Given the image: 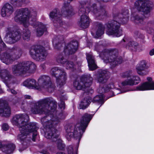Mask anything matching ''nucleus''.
I'll use <instances>...</instances> for the list:
<instances>
[{"mask_svg":"<svg viewBox=\"0 0 154 154\" xmlns=\"http://www.w3.org/2000/svg\"><path fill=\"white\" fill-rule=\"evenodd\" d=\"M37 14V11L36 10L30 11L27 8L20 9L17 11L14 20L25 27H28L30 25H34L37 29L36 35L40 36L46 30V28L45 26L42 23L35 21Z\"/></svg>","mask_w":154,"mask_h":154,"instance_id":"obj_1","label":"nucleus"},{"mask_svg":"<svg viewBox=\"0 0 154 154\" xmlns=\"http://www.w3.org/2000/svg\"><path fill=\"white\" fill-rule=\"evenodd\" d=\"M122 76L123 78H127V79L121 83L116 82H112L107 85H105L103 88H99L98 92L100 95L95 96L91 101L94 103L101 104V105L104 102L103 99L104 96L102 93L109 91L110 89L114 88L119 89L118 86L121 88L122 86L126 85L133 86L137 85L140 82V77L138 76L132 75V72L130 71L123 73Z\"/></svg>","mask_w":154,"mask_h":154,"instance_id":"obj_2","label":"nucleus"},{"mask_svg":"<svg viewBox=\"0 0 154 154\" xmlns=\"http://www.w3.org/2000/svg\"><path fill=\"white\" fill-rule=\"evenodd\" d=\"M29 117L26 114H19L15 116L11 120L13 125L18 126L20 134L17 136V139L21 142L26 140V136L33 132L32 140L35 141V137L37 135V127L35 123L27 124Z\"/></svg>","mask_w":154,"mask_h":154,"instance_id":"obj_3","label":"nucleus"},{"mask_svg":"<svg viewBox=\"0 0 154 154\" xmlns=\"http://www.w3.org/2000/svg\"><path fill=\"white\" fill-rule=\"evenodd\" d=\"M93 116L88 113L84 114L74 126H69L66 130V137L68 140L74 137L79 141Z\"/></svg>","mask_w":154,"mask_h":154,"instance_id":"obj_4","label":"nucleus"},{"mask_svg":"<svg viewBox=\"0 0 154 154\" xmlns=\"http://www.w3.org/2000/svg\"><path fill=\"white\" fill-rule=\"evenodd\" d=\"M56 106L57 103L52 98H46L36 103L31 108V111L34 114L51 115L55 113Z\"/></svg>","mask_w":154,"mask_h":154,"instance_id":"obj_5","label":"nucleus"},{"mask_svg":"<svg viewBox=\"0 0 154 154\" xmlns=\"http://www.w3.org/2000/svg\"><path fill=\"white\" fill-rule=\"evenodd\" d=\"M23 85L29 88L39 90L44 89L49 92H51L54 89L50 81V77L46 75L41 76L38 80V83L34 79H28L24 82Z\"/></svg>","mask_w":154,"mask_h":154,"instance_id":"obj_6","label":"nucleus"},{"mask_svg":"<svg viewBox=\"0 0 154 154\" xmlns=\"http://www.w3.org/2000/svg\"><path fill=\"white\" fill-rule=\"evenodd\" d=\"M47 117L48 119L44 117L41 120L42 124L46 128L44 136L47 139L57 138L59 136V132L55 129L54 126L60 121V119L53 115L49 121V118Z\"/></svg>","mask_w":154,"mask_h":154,"instance_id":"obj_7","label":"nucleus"},{"mask_svg":"<svg viewBox=\"0 0 154 154\" xmlns=\"http://www.w3.org/2000/svg\"><path fill=\"white\" fill-rule=\"evenodd\" d=\"M79 7V14L81 16L79 24L80 26L84 29L87 28L89 26L90 20L86 14L91 11V8L88 6L90 2L88 1H81Z\"/></svg>","mask_w":154,"mask_h":154,"instance_id":"obj_8","label":"nucleus"},{"mask_svg":"<svg viewBox=\"0 0 154 154\" xmlns=\"http://www.w3.org/2000/svg\"><path fill=\"white\" fill-rule=\"evenodd\" d=\"M128 17L124 18L119 23L116 21L112 20L106 24L107 29L106 33L108 35H112L113 36L119 37L122 35V30L120 29V23H125L128 21Z\"/></svg>","mask_w":154,"mask_h":154,"instance_id":"obj_9","label":"nucleus"},{"mask_svg":"<svg viewBox=\"0 0 154 154\" xmlns=\"http://www.w3.org/2000/svg\"><path fill=\"white\" fill-rule=\"evenodd\" d=\"M35 69V65L30 61L20 63L12 67V70L14 74H21L26 72L32 73Z\"/></svg>","mask_w":154,"mask_h":154,"instance_id":"obj_10","label":"nucleus"},{"mask_svg":"<svg viewBox=\"0 0 154 154\" xmlns=\"http://www.w3.org/2000/svg\"><path fill=\"white\" fill-rule=\"evenodd\" d=\"M92 78L90 74L82 76L80 80H76L73 83L74 87L77 90L85 91L86 88L89 87L91 84Z\"/></svg>","mask_w":154,"mask_h":154,"instance_id":"obj_11","label":"nucleus"},{"mask_svg":"<svg viewBox=\"0 0 154 154\" xmlns=\"http://www.w3.org/2000/svg\"><path fill=\"white\" fill-rule=\"evenodd\" d=\"M50 73L56 78L58 86L61 87L66 83V74L63 70L59 69L57 67H54L51 69Z\"/></svg>","mask_w":154,"mask_h":154,"instance_id":"obj_12","label":"nucleus"},{"mask_svg":"<svg viewBox=\"0 0 154 154\" xmlns=\"http://www.w3.org/2000/svg\"><path fill=\"white\" fill-rule=\"evenodd\" d=\"M29 52L32 58L34 59L38 58L41 60L44 59L47 54L44 48L41 46L38 45L32 46L30 49Z\"/></svg>","mask_w":154,"mask_h":154,"instance_id":"obj_13","label":"nucleus"},{"mask_svg":"<svg viewBox=\"0 0 154 154\" xmlns=\"http://www.w3.org/2000/svg\"><path fill=\"white\" fill-rule=\"evenodd\" d=\"M151 3V2L148 0H138L135 2L134 6L138 11L146 14L149 12V6Z\"/></svg>","mask_w":154,"mask_h":154,"instance_id":"obj_14","label":"nucleus"},{"mask_svg":"<svg viewBox=\"0 0 154 154\" xmlns=\"http://www.w3.org/2000/svg\"><path fill=\"white\" fill-rule=\"evenodd\" d=\"M147 82H145L136 87L135 90L144 91L149 90H154V81L150 77L147 78Z\"/></svg>","mask_w":154,"mask_h":154,"instance_id":"obj_15","label":"nucleus"},{"mask_svg":"<svg viewBox=\"0 0 154 154\" xmlns=\"http://www.w3.org/2000/svg\"><path fill=\"white\" fill-rule=\"evenodd\" d=\"M0 46L4 48L5 46L4 43L2 41L1 37L0 36ZM14 56L11 57L9 54H2L0 56V59L4 63L6 64H8L12 62L14 60L13 59V57Z\"/></svg>","mask_w":154,"mask_h":154,"instance_id":"obj_16","label":"nucleus"},{"mask_svg":"<svg viewBox=\"0 0 154 154\" xmlns=\"http://www.w3.org/2000/svg\"><path fill=\"white\" fill-rule=\"evenodd\" d=\"M149 68L147 65L146 62L145 60H142L138 64L136 67V70L137 73L139 75L143 76L146 75L148 72L146 71Z\"/></svg>","mask_w":154,"mask_h":154,"instance_id":"obj_17","label":"nucleus"},{"mask_svg":"<svg viewBox=\"0 0 154 154\" xmlns=\"http://www.w3.org/2000/svg\"><path fill=\"white\" fill-rule=\"evenodd\" d=\"M14 9L12 6L9 3L5 4L1 11V14L3 17H8L13 13Z\"/></svg>","mask_w":154,"mask_h":154,"instance_id":"obj_18","label":"nucleus"},{"mask_svg":"<svg viewBox=\"0 0 154 154\" xmlns=\"http://www.w3.org/2000/svg\"><path fill=\"white\" fill-rule=\"evenodd\" d=\"M78 46V43L76 41L72 42L68 44L64 50L65 54L67 55L74 53L77 50Z\"/></svg>","mask_w":154,"mask_h":154,"instance_id":"obj_19","label":"nucleus"},{"mask_svg":"<svg viewBox=\"0 0 154 154\" xmlns=\"http://www.w3.org/2000/svg\"><path fill=\"white\" fill-rule=\"evenodd\" d=\"M11 113L10 107L8 105H5L0 100V116H2L8 117Z\"/></svg>","mask_w":154,"mask_h":154,"instance_id":"obj_20","label":"nucleus"},{"mask_svg":"<svg viewBox=\"0 0 154 154\" xmlns=\"http://www.w3.org/2000/svg\"><path fill=\"white\" fill-rule=\"evenodd\" d=\"M9 38V42L10 44L14 43L19 40L21 38L20 33L18 32L9 31L8 33Z\"/></svg>","mask_w":154,"mask_h":154,"instance_id":"obj_21","label":"nucleus"},{"mask_svg":"<svg viewBox=\"0 0 154 154\" xmlns=\"http://www.w3.org/2000/svg\"><path fill=\"white\" fill-rule=\"evenodd\" d=\"M50 19L52 20L54 23L58 24V26H60L61 25L62 22L60 18V15L58 14L57 11L56 10H54L51 12L50 14Z\"/></svg>","mask_w":154,"mask_h":154,"instance_id":"obj_22","label":"nucleus"},{"mask_svg":"<svg viewBox=\"0 0 154 154\" xmlns=\"http://www.w3.org/2000/svg\"><path fill=\"white\" fill-rule=\"evenodd\" d=\"M108 78L107 72L106 70H100L97 75L96 79L98 82L103 83L105 82Z\"/></svg>","mask_w":154,"mask_h":154,"instance_id":"obj_23","label":"nucleus"},{"mask_svg":"<svg viewBox=\"0 0 154 154\" xmlns=\"http://www.w3.org/2000/svg\"><path fill=\"white\" fill-rule=\"evenodd\" d=\"M2 148V150L5 153L10 154L13 152L15 148V145L13 143H9L8 145H3L0 141V148Z\"/></svg>","mask_w":154,"mask_h":154,"instance_id":"obj_24","label":"nucleus"},{"mask_svg":"<svg viewBox=\"0 0 154 154\" xmlns=\"http://www.w3.org/2000/svg\"><path fill=\"white\" fill-rule=\"evenodd\" d=\"M86 58L88 63V66L90 70H93L96 69L97 66L95 64L94 59L91 54H87Z\"/></svg>","mask_w":154,"mask_h":154,"instance_id":"obj_25","label":"nucleus"},{"mask_svg":"<svg viewBox=\"0 0 154 154\" xmlns=\"http://www.w3.org/2000/svg\"><path fill=\"white\" fill-rule=\"evenodd\" d=\"M91 12L97 17L101 16L102 17H102L103 16H105L106 15V12L104 9L98 10L96 8L95 5H94L91 7Z\"/></svg>","mask_w":154,"mask_h":154,"instance_id":"obj_26","label":"nucleus"},{"mask_svg":"<svg viewBox=\"0 0 154 154\" xmlns=\"http://www.w3.org/2000/svg\"><path fill=\"white\" fill-rule=\"evenodd\" d=\"M57 61L58 62L63 63L64 66L66 67L67 69H69L72 68L73 67V63L70 62L69 63L68 61H66L65 59L63 58L61 56H59L57 59Z\"/></svg>","mask_w":154,"mask_h":154,"instance_id":"obj_27","label":"nucleus"},{"mask_svg":"<svg viewBox=\"0 0 154 154\" xmlns=\"http://www.w3.org/2000/svg\"><path fill=\"white\" fill-rule=\"evenodd\" d=\"M79 145L77 144L75 147H73L72 145L69 146L67 149V154H77ZM57 154H65L63 152H58Z\"/></svg>","mask_w":154,"mask_h":154,"instance_id":"obj_28","label":"nucleus"},{"mask_svg":"<svg viewBox=\"0 0 154 154\" xmlns=\"http://www.w3.org/2000/svg\"><path fill=\"white\" fill-rule=\"evenodd\" d=\"M91 100L90 97H87L84 99L81 102L80 104V109H85L89 106Z\"/></svg>","mask_w":154,"mask_h":154,"instance_id":"obj_29","label":"nucleus"},{"mask_svg":"<svg viewBox=\"0 0 154 154\" xmlns=\"http://www.w3.org/2000/svg\"><path fill=\"white\" fill-rule=\"evenodd\" d=\"M108 62L104 61L106 63L108 62L111 63V65L112 67H114L117 65L120 64L122 62V58L120 57H119L116 59H115L114 60H112L111 58L110 59H109Z\"/></svg>","mask_w":154,"mask_h":154,"instance_id":"obj_30","label":"nucleus"},{"mask_svg":"<svg viewBox=\"0 0 154 154\" xmlns=\"http://www.w3.org/2000/svg\"><path fill=\"white\" fill-rule=\"evenodd\" d=\"M104 28L103 25L100 23L98 25V28L96 33V35L94 36L95 38H98L104 33Z\"/></svg>","mask_w":154,"mask_h":154,"instance_id":"obj_31","label":"nucleus"},{"mask_svg":"<svg viewBox=\"0 0 154 154\" xmlns=\"http://www.w3.org/2000/svg\"><path fill=\"white\" fill-rule=\"evenodd\" d=\"M30 31L27 29L24 30L23 35V39L26 41H28L30 40Z\"/></svg>","mask_w":154,"mask_h":154,"instance_id":"obj_32","label":"nucleus"},{"mask_svg":"<svg viewBox=\"0 0 154 154\" xmlns=\"http://www.w3.org/2000/svg\"><path fill=\"white\" fill-rule=\"evenodd\" d=\"M11 4L17 5L21 6L25 3V0H10Z\"/></svg>","mask_w":154,"mask_h":154,"instance_id":"obj_33","label":"nucleus"},{"mask_svg":"<svg viewBox=\"0 0 154 154\" xmlns=\"http://www.w3.org/2000/svg\"><path fill=\"white\" fill-rule=\"evenodd\" d=\"M137 45V44L134 41H130L129 42L128 45L126 46V47H128V46L129 48L133 50V48H135Z\"/></svg>","mask_w":154,"mask_h":154,"instance_id":"obj_34","label":"nucleus"},{"mask_svg":"<svg viewBox=\"0 0 154 154\" xmlns=\"http://www.w3.org/2000/svg\"><path fill=\"white\" fill-rule=\"evenodd\" d=\"M135 20V22L137 23H142L143 21V19L142 18H141L138 16H137L134 18Z\"/></svg>","mask_w":154,"mask_h":154,"instance_id":"obj_35","label":"nucleus"},{"mask_svg":"<svg viewBox=\"0 0 154 154\" xmlns=\"http://www.w3.org/2000/svg\"><path fill=\"white\" fill-rule=\"evenodd\" d=\"M2 128L3 130L6 131L8 130L9 127L7 124L5 123L3 124L2 126Z\"/></svg>","mask_w":154,"mask_h":154,"instance_id":"obj_36","label":"nucleus"},{"mask_svg":"<svg viewBox=\"0 0 154 154\" xmlns=\"http://www.w3.org/2000/svg\"><path fill=\"white\" fill-rule=\"evenodd\" d=\"M8 89H7L8 91L9 92H11V93L13 94H16L17 93V92L15 90L13 89H11L10 88V86L8 85Z\"/></svg>","mask_w":154,"mask_h":154,"instance_id":"obj_37","label":"nucleus"},{"mask_svg":"<svg viewBox=\"0 0 154 154\" xmlns=\"http://www.w3.org/2000/svg\"><path fill=\"white\" fill-rule=\"evenodd\" d=\"M59 106L60 107L61 109H64L65 108V103L63 101L61 102L59 104Z\"/></svg>","mask_w":154,"mask_h":154,"instance_id":"obj_38","label":"nucleus"},{"mask_svg":"<svg viewBox=\"0 0 154 154\" xmlns=\"http://www.w3.org/2000/svg\"><path fill=\"white\" fill-rule=\"evenodd\" d=\"M149 54L151 56H152L154 55V48L150 51Z\"/></svg>","mask_w":154,"mask_h":154,"instance_id":"obj_39","label":"nucleus"},{"mask_svg":"<svg viewBox=\"0 0 154 154\" xmlns=\"http://www.w3.org/2000/svg\"><path fill=\"white\" fill-rule=\"evenodd\" d=\"M24 97L25 98L27 99H31V98L30 96L26 95Z\"/></svg>","mask_w":154,"mask_h":154,"instance_id":"obj_40","label":"nucleus"},{"mask_svg":"<svg viewBox=\"0 0 154 154\" xmlns=\"http://www.w3.org/2000/svg\"><path fill=\"white\" fill-rule=\"evenodd\" d=\"M149 29H147V31H148V33H152L153 31V29H152L151 30V31H149Z\"/></svg>","mask_w":154,"mask_h":154,"instance_id":"obj_41","label":"nucleus"},{"mask_svg":"<svg viewBox=\"0 0 154 154\" xmlns=\"http://www.w3.org/2000/svg\"><path fill=\"white\" fill-rule=\"evenodd\" d=\"M43 153L44 154H50V153L47 152H43Z\"/></svg>","mask_w":154,"mask_h":154,"instance_id":"obj_42","label":"nucleus"},{"mask_svg":"<svg viewBox=\"0 0 154 154\" xmlns=\"http://www.w3.org/2000/svg\"><path fill=\"white\" fill-rule=\"evenodd\" d=\"M3 92V91L1 88V86H0V93H1Z\"/></svg>","mask_w":154,"mask_h":154,"instance_id":"obj_43","label":"nucleus"},{"mask_svg":"<svg viewBox=\"0 0 154 154\" xmlns=\"http://www.w3.org/2000/svg\"><path fill=\"white\" fill-rule=\"evenodd\" d=\"M102 1H103L104 2H107L109 1V0H101Z\"/></svg>","mask_w":154,"mask_h":154,"instance_id":"obj_44","label":"nucleus"},{"mask_svg":"<svg viewBox=\"0 0 154 154\" xmlns=\"http://www.w3.org/2000/svg\"><path fill=\"white\" fill-rule=\"evenodd\" d=\"M61 145L62 146V144L61 143L59 144H58V148H60V149H61L60 148V147H59V146H60V145Z\"/></svg>","mask_w":154,"mask_h":154,"instance_id":"obj_45","label":"nucleus"},{"mask_svg":"<svg viewBox=\"0 0 154 154\" xmlns=\"http://www.w3.org/2000/svg\"><path fill=\"white\" fill-rule=\"evenodd\" d=\"M129 91V90H128V91H122V93L125 92H126L128 91Z\"/></svg>","mask_w":154,"mask_h":154,"instance_id":"obj_46","label":"nucleus"},{"mask_svg":"<svg viewBox=\"0 0 154 154\" xmlns=\"http://www.w3.org/2000/svg\"><path fill=\"white\" fill-rule=\"evenodd\" d=\"M20 56H18V57H17V58H16V59H17L19 58V57H20Z\"/></svg>","mask_w":154,"mask_h":154,"instance_id":"obj_47","label":"nucleus"},{"mask_svg":"<svg viewBox=\"0 0 154 154\" xmlns=\"http://www.w3.org/2000/svg\"><path fill=\"white\" fill-rule=\"evenodd\" d=\"M153 40L154 41V36L153 37Z\"/></svg>","mask_w":154,"mask_h":154,"instance_id":"obj_48","label":"nucleus"},{"mask_svg":"<svg viewBox=\"0 0 154 154\" xmlns=\"http://www.w3.org/2000/svg\"><path fill=\"white\" fill-rule=\"evenodd\" d=\"M123 40H124V42H125V40H124V39H123Z\"/></svg>","mask_w":154,"mask_h":154,"instance_id":"obj_49","label":"nucleus"},{"mask_svg":"<svg viewBox=\"0 0 154 154\" xmlns=\"http://www.w3.org/2000/svg\"><path fill=\"white\" fill-rule=\"evenodd\" d=\"M123 40H124V42H125V40H124V39H123Z\"/></svg>","mask_w":154,"mask_h":154,"instance_id":"obj_50","label":"nucleus"},{"mask_svg":"<svg viewBox=\"0 0 154 154\" xmlns=\"http://www.w3.org/2000/svg\"><path fill=\"white\" fill-rule=\"evenodd\" d=\"M123 40H124V42H125V40H124V39H123Z\"/></svg>","mask_w":154,"mask_h":154,"instance_id":"obj_51","label":"nucleus"}]
</instances>
